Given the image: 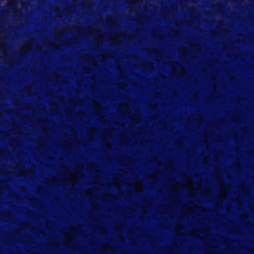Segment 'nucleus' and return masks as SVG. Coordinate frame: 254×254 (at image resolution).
Instances as JSON below:
<instances>
[{"label":"nucleus","instance_id":"1","mask_svg":"<svg viewBox=\"0 0 254 254\" xmlns=\"http://www.w3.org/2000/svg\"><path fill=\"white\" fill-rule=\"evenodd\" d=\"M126 38V35L121 33L120 34L115 33L114 35L111 34H101L99 35V38H96L95 40L97 42H99V39L103 41L108 42H112L114 44H119L124 41Z\"/></svg>","mask_w":254,"mask_h":254},{"label":"nucleus","instance_id":"2","mask_svg":"<svg viewBox=\"0 0 254 254\" xmlns=\"http://www.w3.org/2000/svg\"><path fill=\"white\" fill-rule=\"evenodd\" d=\"M34 47H36L38 50L40 49L39 45L35 41V40L33 39H30L29 41L25 44L20 49V55L21 56H25Z\"/></svg>","mask_w":254,"mask_h":254},{"label":"nucleus","instance_id":"3","mask_svg":"<svg viewBox=\"0 0 254 254\" xmlns=\"http://www.w3.org/2000/svg\"><path fill=\"white\" fill-rule=\"evenodd\" d=\"M171 66L175 75L183 77L186 74V69L183 66L178 62L173 61Z\"/></svg>","mask_w":254,"mask_h":254},{"label":"nucleus","instance_id":"4","mask_svg":"<svg viewBox=\"0 0 254 254\" xmlns=\"http://www.w3.org/2000/svg\"><path fill=\"white\" fill-rule=\"evenodd\" d=\"M219 183L221 188L218 191V197L219 200L223 201L226 199L228 196L229 187L222 182H220Z\"/></svg>","mask_w":254,"mask_h":254},{"label":"nucleus","instance_id":"5","mask_svg":"<svg viewBox=\"0 0 254 254\" xmlns=\"http://www.w3.org/2000/svg\"><path fill=\"white\" fill-rule=\"evenodd\" d=\"M142 67V72L144 73L152 72L154 70V65L151 62H145L140 64Z\"/></svg>","mask_w":254,"mask_h":254},{"label":"nucleus","instance_id":"6","mask_svg":"<svg viewBox=\"0 0 254 254\" xmlns=\"http://www.w3.org/2000/svg\"><path fill=\"white\" fill-rule=\"evenodd\" d=\"M119 112L123 114L130 113V109L127 103H122L118 106Z\"/></svg>","mask_w":254,"mask_h":254},{"label":"nucleus","instance_id":"7","mask_svg":"<svg viewBox=\"0 0 254 254\" xmlns=\"http://www.w3.org/2000/svg\"><path fill=\"white\" fill-rule=\"evenodd\" d=\"M197 118L194 120L196 122V124L195 125L194 128H190L189 127V125L188 124L187 125V129L188 130H191L195 129H198L200 127L202 124L203 120L200 115H197Z\"/></svg>","mask_w":254,"mask_h":254},{"label":"nucleus","instance_id":"8","mask_svg":"<svg viewBox=\"0 0 254 254\" xmlns=\"http://www.w3.org/2000/svg\"><path fill=\"white\" fill-rule=\"evenodd\" d=\"M17 0H8L7 6L12 10V12L14 13L17 11Z\"/></svg>","mask_w":254,"mask_h":254},{"label":"nucleus","instance_id":"9","mask_svg":"<svg viewBox=\"0 0 254 254\" xmlns=\"http://www.w3.org/2000/svg\"><path fill=\"white\" fill-rule=\"evenodd\" d=\"M82 175V173L80 172H78L77 174H72L67 180L72 183L73 186H74L78 182L79 176H81Z\"/></svg>","mask_w":254,"mask_h":254},{"label":"nucleus","instance_id":"10","mask_svg":"<svg viewBox=\"0 0 254 254\" xmlns=\"http://www.w3.org/2000/svg\"><path fill=\"white\" fill-rule=\"evenodd\" d=\"M35 170L32 169L31 168L29 170H27L24 168H22L19 170V175L21 176H27L29 175H33L34 173Z\"/></svg>","mask_w":254,"mask_h":254},{"label":"nucleus","instance_id":"11","mask_svg":"<svg viewBox=\"0 0 254 254\" xmlns=\"http://www.w3.org/2000/svg\"><path fill=\"white\" fill-rule=\"evenodd\" d=\"M0 50H2V54L4 57H7L8 55V48L7 45L2 40L0 39Z\"/></svg>","mask_w":254,"mask_h":254},{"label":"nucleus","instance_id":"12","mask_svg":"<svg viewBox=\"0 0 254 254\" xmlns=\"http://www.w3.org/2000/svg\"><path fill=\"white\" fill-rule=\"evenodd\" d=\"M98 133V129L96 128L92 127L90 129L89 132L87 133V135L89 139L91 140L93 137L97 135Z\"/></svg>","mask_w":254,"mask_h":254},{"label":"nucleus","instance_id":"13","mask_svg":"<svg viewBox=\"0 0 254 254\" xmlns=\"http://www.w3.org/2000/svg\"><path fill=\"white\" fill-rule=\"evenodd\" d=\"M66 31V29L65 28L62 29L59 32H55L54 36L55 39L59 42L62 41V36L64 34V33Z\"/></svg>","mask_w":254,"mask_h":254},{"label":"nucleus","instance_id":"14","mask_svg":"<svg viewBox=\"0 0 254 254\" xmlns=\"http://www.w3.org/2000/svg\"><path fill=\"white\" fill-rule=\"evenodd\" d=\"M64 237L66 239V245L68 247L70 246V243L73 241V237L71 233H66Z\"/></svg>","mask_w":254,"mask_h":254},{"label":"nucleus","instance_id":"15","mask_svg":"<svg viewBox=\"0 0 254 254\" xmlns=\"http://www.w3.org/2000/svg\"><path fill=\"white\" fill-rule=\"evenodd\" d=\"M50 109L53 112H56L59 110V106L55 101H51L49 103Z\"/></svg>","mask_w":254,"mask_h":254},{"label":"nucleus","instance_id":"16","mask_svg":"<svg viewBox=\"0 0 254 254\" xmlns=\"http://www.w3.org/2000/svg\"><path fill=\"white\" fill-rule=\"evenodd\" d=\"M60 172L61 175H65L70 174L66 165H62L60 167Z\"/></svg>","mask_w":254,"mask_h":254},{"label":"nucleus","instance_id":"17","mask_svg":"<svg viewBox=\"0 0 254 254\" xmlns=\"http://www.w3.org/2000/svg\"><path fill=\"white\" fill-rule=\"evenodd\" d=\"M94 109L97 111V114H99L101 112L102 107L99 102L94 101L93 103Z\"/></svg>","mask_w":254,"mask_h":254},{"label":"nucleus","instance_id":"18","mask_svg":"<svg viewBox=\"0 0 254 254\" xmlns=\"http://www.w3.org/2000/svg\"><path fill=\"white\" fill-rule=\"evenodd\" d=\"M79 101V100H76L73 98H70L68 99V104L73 109H75L76 108Z\"/></svg>","mask_w":254,"mask_h":254},{"label":"nucleus","instance_id":"19","mask_svg":"<svg viewBox=\"0 0 254 254\" xmlns=\"http://www.w3.org/2000/svg\"><path fill=\"white\" fill-rule=\"evenodd\" d=\"M183 186L182 185V183L180 182H176L173 185L171 186V191H178L179 190V189L180 188L182 187Z\"/></svg>","mask_w":254,"mask_h":254},{"label":"nucleus","instance_id":"20","mask_svg":"<svg viewBox=\"0 0 254 254\" xmlns=\"http://www.w3.org/2000/svg\"><path fill=\"white\" fill-rule=\"evenodd\" d=\"M77 133L76 130L72 129L69 135V138L70 140H74L77 139Z\"/></svg>","mask_w":254,"mask_h":254},{"label":"nucleus","instance_id":"21","mask_svg":"<svg viewBox=\"0 0 254 254\" xmlns=\"http://www.w3.org/2000/svg\"><path fill=\"white\" fill-rule=\"evenodd\" d=\"M183 229V226L181 224L178 223L175 226V230L177 234L178 235L181 234Z\"/></svg>","mask_w":254,"mask_h":254},{"label":"nucleus","instance_id":"22","mask_svg":"<svg viewBox=\"0 0 254 254\" xmlns=\"http://www.w3.org/2000/svg\"><path fill=\"white\" fill-rule=\"evenodd\" d=\"M49 241L50 242V244H51L52 246L54 248H57L59 246V242L54 238L50 239Z\"/></svg>","mask_w":254,"mask_h":254},{"label":"nucleus","instance_id":"23","mask_svg":"<svg viewBox=\"0 0 254 254\" xmlns=\"http://www.w3.org/2000/svg\"><path fill=\"white\" fill-rule=\"evenodd\" d=\"M170 248L172 252H176L177 253L179 252L178 246L176 243H174L171 246ZM173 254V252L171 253Z\"/></svg>","mask_w":254,"mask_h":254},{"label":"nucleus","instance_id":"24","mask_svg":"<svg viewBox=\"0 0 254 254\" xmlns=\"http://www.w3.org/2000/svg\"><path fill=\"white\" fill-rule=\"evenodd\" d=\"M130 119L132 120L134 123H139L141 121L140 117L136 114L131 116Z\"/></svg>","mask_w":254,"mask_h":254},{"label":"nucleus","instance_id":"25","mask_svg":"<svg viewBox=\"0 0 254 254\" xmlns=\"http://www.w3.org/2000/svg\"><path fill=\"white\" fill-rule=\"evenodd\" d=\"M82 59L85 62H86L91 60L92 59H94V58L91 57L89 53H87L84 55V56L82 57Z\"/></svg>","mask_w":254,"mask_h":254},{"label":"nucleus","instance_id":"26","mask_svg":"<svg viewBox=\"0 0 254 254\" xmlns=\"http://www.w3.org/2000/svg\"><path fill=\"white\" fill-rule=\"evenodd\" d=\"M190 234L193 237H198L200 236V233L198 232L197 229H193L192 230H191L190 232Z\"/></svg>","mask_w":254,"mask_h":254},{"label":"nucleus","instance_id":"27","mask_svg":"<svg viewBox=\"0 0 254 254\" xmlns=\"http://www.w3.org/2000/svg\"><path fill=\"white\" fill-rule=\"evenodd\" d=\"M134 188H135V190L138 192H141V191H142V190H143V186L140 184H135L134 185Z\"/></svg>","mask_w":254,"mask_h":254},{"label":"nucleus","instance_id":"28","mask_svg":"<svg viewBox=\"0 0 254 254\" xmlns=\"http://www.w3.org/2000/svg\"><path fill=\"white\" fill-rule=\"evenodd\" d=\"M141 0H126V2L130 4H140Z\"/></svg>","mask_w":254,"mask_h":254},{"label":"nucleus","instance_id":"29","mask_svg":"<svg viewBox=\"0 0 254 254\" xmlns=\"http://www.w3.org/2000/svg\"><path fill=\"white\" fill-rule=\"evenodd\" d=\"M46 181L50 184H54L56 181V179L53 177L48 178L46 179Z\"/></svg>","mask_w":254,"mask_h":254},{"label":"nucleus","instance_id":"30","mask_svg":"<svg viewBox=\"0 0 254 254\" xmlns=\"http://www.w3.org/2000/svg\"><path fill=\"white\" fill-rule=\"evenodd\" d=\"M153 53L156 54L158 56V57L161 59L162 57L161 54L159 51V50L157 48H155L153 50Z\"/></svg>","mask_w":254,"mask_h":254},{"label":"nucleus","instance_id":"31","mask_svg":"<svg viewBox=\"0 0 254 254\" xmlns=\"http://www.w3.org/2000/svg\"><path fill=\"white\" fill-rule=\"evenodd\" d=\"M118 87L119 88H120L122 89H124L125 88H126L127 84L125 82H122L118 83Z\"/></svg>","mask_w":254,"mask_h":254},{"label":"nucleus","instance_id":"32","mask_svg":"<svg viewBox=\"0 0 254 254\" xmlns=\"http://www.w3.org/2000/svg\"><path fill=\"white\" fill-rule=\"evenodd\" d=\"M93 192V189H88L85 191V194L87 196H91Z\"/></svg>","mask_w":254,"mask_h":254},{"label":"nucleus","instance_id":"33","mask_svg":"<svg viewBox=\"0 0 254 254\" xmlns=\"http://www.w3.org/2000/svg\"><path fill=\"white\" fill-rule=\"evenodd\" d=\"M202 192H203V194L204 195L208 197L210 195L211 190L209 189H206L205 190L203 191Z\"/></svg>","mask_w":254,"mask_h":254},{"label":"nucleus","instance_id":"34","mask_svg":"<svg viewBox=\"0 0 254 254\" xmlns=\"http://www.w3.org/2000/svg\"><path fill=\"white\" fill-rule=\"evenodd\" d=\"M46 43L47 45H48L49 46H52V47H57L58 46L57 45V44H54L53 43H52L49 40L47 39L46 40Z\"/></svg>","mask_w":254,"mask_h":254},{"label":"nucleus","instance_id":"35","mask_svg":"<svg viewBox=\"0 0 254 254\" xmlns=\"http://www.w3.org/2000/svg\"><path fill=\"white\" fill-rule=\"evenodd\" d=\"M21 6L22 8H25L29 6V4L27 2H25L24 0L21 1Z\"/></svg>","mask_w":254,"mask_h":254},{"label":"nucleus","instance_id":"36","mask_svg":"<svg viewBox=\"0 0 254 254\" xmlns=\"http://www.w3.org/2000/svg\"><path fill=\"white\" fill-rule=\"evenodd\" d=\"M99 230L101 233L103 234H106L107 233V230L105 227L104 226H100L99 227Z\"/></svg>","mask_w":254,"mask_h":254},{"label":"nucleus","instance_id":"37","mask_svg":"<svg viewBox=\"0 0 254 254\" xmlns=\"http://www.w3.org/2000/svg\"><path fill=\"white\" fill-rule=\"evenodd\" d=\"M73 111L71 109L68 108L65 110V113L68 116H70L72 114Z\"/></svg>","mask_w":254,"mask_h":254},{"label":"nucleus","instance_id":"38","mask_svg":"<svg viewBox=\"0 0 254 254\" xmlns=\"http://www.w3.org/2000/svg\"><path fill=\"white\" fill-rule=\"evenodd\" d=\"M106 21L107 24H111L113 22V18L110 16H107L106 18Z\"/></svg>","mask_w":254,"mask_h":254},{"label":"nucleus","instance_id":"39","mask_svg":"<svg viewBox=\"0 0 254 254\" xmlns=\"http://www.w3.org/2000/svg\"><path fill=\"white\" fill-rule=\"evenodd\" d=\"M122 181V179H118V178H115L114 180V184L116 186H120V182Z\"/></svg>","mask_w":254,"mask_h":254},{"label":"nucleus","instance_id":"40","mask_svg":"<svg viewBox=\"0 0 254 254\" xmlns=\"http://www.w3.org/2000/svg\"><path fill=\"white\" fill-rule=\"evenodd\" d=\"M104 144H105L106 145V146L107 147V148H110V143H109V142L107 140V138H104L102 140Z\"/></svg>","mask_w":254,"mask_h":254},{"label":"nucleus","instance_id":"41","mask_svg":"<svg viewBox=\"0 0 254 254\" xmlns=\"http://www.w3.org/2000/svg\"><path fill=\"white\" fill-rule=\"evenodd\" d=\"M241 218L243 219L246 220L249 217V215L248 213H244L241 215L240 216Z\"/></svg>","mask_w":254,"mask_h":254},{"label":"nucleus","instance_id":"42","mask_svg":"<svg viewBox=\"0 0 254 254\" xmlns=\"http://www.w3.org/2000/svg\"><path fill=\"white\" fill-rule=\"evenodd\" d=\"M180 53L183 57H185L188 54V51L185 49L183 48L181 50Z\"/></svg>","mask_w":254,"mask_h":254},{"label":"nucleus","instance_id":"43","mask_svg":"<svg viewBox=\"0 0 254 254\" xmlns=\"http://www.w3.org/2000/svg\"><path fill=\"white\" fill-rule=\"evenodd\" d=\"M209 228H205L204 229V233L207 236H210L211 235L210 232H208Z\"/></svg>","mask_w":254,"mask_h":254},{"label":"nucleus","instance_id":"44","mask_svg":"<svg viewBox=\"0 0 254 254\" xmlns=\"http://www.w3.org/2000/svg\"><path fill=\"white\" fill-rule=\"evenodd\" d=\"M39 145L41 147H45L46 146L45 142L43 139H41V140H39Z\"/></svg>","mask_w":254,"mask_h":254},{"label":"nucleus","instance_id":"45","mask_svg":"<svg viewBox=\"0 0 254 254\" xmlns=\"http://www.w3.org/2000/svg\"><path fill=\"white\" fill-rule=\"evenodd\" d=\"M22 229L21 228H19L17 229L15 231H14V233L16 235H20L22 232Z\"/></svg>","mask_w":254,"mask_h":254},{"label":"nucleus","instance_id":"46","mask_svg":"<svg viewBox=\"0 0 254 254\" xmlns=\"http://www.w3.org/2000/svg\"><path fill=\"white\" fill-rule=\"evenodd\" d=\"M78 229L75 226H72L71 227V231L73 233H75L78 231Z\"/></svg>","mask_w":254,"mask_h":254},{"label":"nucleus","instance_id":"47","mask_svg":"<svg viewBox=\"0 0 254 254\" xmlns=\"http://www.w3.org/2000/svg\"><path fill=\"white\" fill-rule=\"evenodd\" d=\"M208 162V159L206 156L204 157L203 159V163L204 165H206L207 164Z\"/></svg>","mask_w":254,"mask_h":254},{"label":"nucleus","instance_id":"48","mask_svg":"<svg viewBox=\"0 0 254 254\" xmlns=\"http://www.w3.org/2000/svg\"><path fill=\"white\" fill-rule=\"evenodd\" d=\"M193 205L195 206L196 208L198 209L200 211L203 212L204 211V208L203 207L196 205Z\"/></svg>","mask_w":254,"mask_h":254},{"label":"nucleus","instance_id":"49","mask_svg":"<svg viewBox=\"0 0 254 254\" xmlns=\"http://www.w3.org/2000/svg\"><path fill=\"white\" fill-rule=\"evenodd\" d=\"M109 249V246L107 244H104L103 245V250L104 251H107L108 249Z\"/></svg>","mask_w":254,"mask_h":254},{"label":"nucleus","instance_id":"50","mask_svg":"<svg viewBox=\"0 0 254 254\" xmlns=\"http://www.w3.org/2000/svg\"><path fill=\"white\" fill-rule=\"evenodd\" d=\"M189 193L190 194L191 196H193L194 195V188L192 187L191 190L189 192Z\"/></svg>","mask_w":254,"mask_h":254},{"label":"nucleus","instance_id":"51","mask_svg":"<svg viewBox=\"0 0 254 254\" xmlns=\"http://www.w3.org/2000/svg\"><path fill=\"white\" fill-rule=\"evenodd\" d=\"M101 56H102L103 61H104L107 60V55L106 53L102 54Z\"/></svg>","mask_w":254,"mask_h":254},{"label":"nucleus","instance_id":"52","mask_svg":"<svg viewBox=\"0 0 254 254\" xmlns=\"http://www.w3.org/2000/svg\"><path fill=\"white\" fill-rule=\"evenodd\" d=\"M157 158L156 156H153L151 157V160L153 162H157Z\"/></svg>","mask_w":254,"mask_h":254},{"label":"nucleus","instance_id":"53","mask_svg":"<svg viewBox=\"0 0 254 254\" xmlns=\"http://www.w3.org/2000/svg\"><path fill=\"white\" fill-rule=\"evenodd\" d=\"M85 115V113H84V112H81V111H80V112H78L77 113V115H78V116L81 117V116H84Z\"/></svg>","mask_w":254,"mask_h":254},{"label":"nucleus","instance_id":"54","mask_svg":"<svg viewBox=\"0 0 254 254\" xmlns=\"http://www.w3.org/2000/svg\"><path fill=\"white\" fill-rule=\"evenodd\" d=\"M147 178L149 179H153L155 178H156V177L155 176V174H152L151 176H148Z\"/></svg>","mask_w":254,"mask_h":254},{"label":"nucleus","instance_id":"55","mask_svg":"<svg viewBox=\"0 0 254 254\" xmlns=\"http://www.w3.org/2000/svg\"><path fill=\"white\" fill-rule=\"evenodd\" d=\"M124 171L123 170H119V173L118 174L119 175L122 177L124 176Z\"/></svg>","mask_w":254,"mask_h":254},{"label":"nucleus","instance_id":"56","mask_svg":"<svg viewBox=\"0 0 254 254\" xmlns=\"http://www.w3.org/2000/svg\"><path fill=\"white\" fill-rule=\"evenodd\" d=\"M48 95L50 96L53 97V96H54L53 92L52 91L49 92V93H48Z\"/></svg>","mask_w":254,"mask_h":254},{"label":"nucleus","instance_id":"57","mask_svg":"<svg viewBox=\"0 0 254 254\" xmlns=\"http://www.w3.org/2000/svg\"><path fill=\"white\" fill-rule=\"evenodd\" d=\"M3 187L0 185V193H2L3 192Z\"/></svg>","mask_w":254,"mask_h":254},{"label":"nucleus","instance_id":"58","mask_svg":"<svg viewBox=\"0 0 254 254\" xmlns=\"http://www.w3.org/2000/svg\"><path fill=\"white\" fill-rule=\"evenodd\" d=\"M171 162L170 160H168V167L171 168Z\"/></svg>","mask_w":254,"mask_h":254},{"label":"nucleus","instance_id":"59","mask_svg":"<svg viewBox=\"0 0 254 254\" xmlns=\"http://www.w3.org/2000/svg\"><path fill=\"white\" fill-rule=\"evenodd\" d=\"M235 165L238 168H240V164L239 163H236Z\"/></svg>","mask_w":254,"mask_h":254},{"label":"nucleus","instance_id":"60","mask_svg":"<svg viewBox=\"0 0 254 254\" xmlns=\"http://www.w3.org/2000/svg\"><path fill=\"white\" fill-rule=\"evenodd\" d=\"M80 254H89L85 251H82V252L80 253Z\"/></svg>","mask_w":254,"mask_h":254},{"label":"nucleus","instance_id":"61","mask_svg":"<svg viewBox=\"0 0 254 254\" xmlns=\"http://www.w3.org/2000/svg\"><path fill=\"white\" fill-rule=\"evenodd\" d=\"M176 23L177 24H182V22H180V21H179V20H177V21H176Z\"/></svg>","mask_w":254,"mask_h":254},{"label":"nucleus","instance_id":"62","mask_svg":"<svg viewBox=\"0 0 254 254\" xmlns=\"http://www.w3.org/2000/svg\"><path fill=\"white\" fill-rule=\"evenodd\" d=\"M116 229L118 230H121V227L120 226H117L116 227Z\"/></svg>","mask_w":254,"mask_h":254},{"label":"nucleus","instance_id":"63","mask_svg":"<svg viewBox=\"0 0 254 254\" xmlns=\"http://www.w3.org/2000/svg\"><path fill=\"white\" fill-rule=\"evenodd\" d=\"M154 173L155 174H157V175H159V172L158 171H154Z\"/></svg>","mask_w":254,"mask_h":254},{"label":"nucleus","instance_id":"64","mask_svg":"<svg viewBox=\"0 0 254 254\" xmlns=\"http://www.w3.org/2000/svg\"><path fill=\"white\" fill-rule=\"evenodd\" d=\"M150 203H149V202H148V203H147V204L146 205V206H147V207H149V206H150Z\"/></svg>","mask_w":254,"mask_h":254}]
</instances>
